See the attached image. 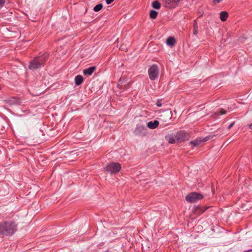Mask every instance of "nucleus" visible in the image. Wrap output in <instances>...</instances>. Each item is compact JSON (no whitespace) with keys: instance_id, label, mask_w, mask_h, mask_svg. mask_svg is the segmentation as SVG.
Instances as JSON below:
<instances>
[{"instance_id":"nucleus-1","label":"nucleus","mask_w":252,"mask_h":252,"mask_svg":"<svg viewBox=\"0 0 252 252\" xmlns=\"http://www.w3.org/2000/svg\"><path fill=\"white\" fill-rule=\"evenodd\" d=\"M17 230V225L13 221H4L0 222V235L11 236Z\"/></svg>"},{"instance_id":"nucleus-2","label":"nucleus","mask_w":252,"mask_h":252,"mask_svg":"<svg viewBox=\"0 0 252 252\" xmlns=\"http://www.w3.org/2000/svg\"><path fill=\"white\" fill-rule=\"evenodd\" d=\"M49 56L48 53H45L41 56L35 57L30 62L29 68L32 70H36L43 66L47 62Z\"/></svg>"},{"instance_id":"nucleus-3","label":"nucleus","mask_w":252,"mask_h":252,"mask_svg":"<svg viewBox=\"0 0 252 252\" xmlns=\"http://www.w3.org/2000/svg\"><path fill=\"white\" fill-rule=\"evenodd\" d=\"M149 78L151 80H155L159 74V69L157 65L153 64L148 69Z\"/></svg>"},{"instance_id":"nucleus-4","label":"nucleus","mask_w":252,"mask_h":252,"mask_svg":"<svg viewBox=\"0 0 252 252\" xmlns=\"http://www.w3.org/2000/svg\"><path fill=\"white\" fill-rule=\"evenodd\" d=\"M121 168V165L116 162H111L106 166L105 169L107 172L112 174L118 172Z\"/></svg>"},{"instance_id":"nucleus-5","label":"nucleus","mask_w":252,"mask_h":252,"mask_svg":"<svg viewBox=\"0 0 252 252\" xmlns=\"http://www.w3.org/2000/svg\"><path fill=\"white\" fill-rule=\"evenodd\" d=\"M202 198L203 195L201 194L193 192L187 195L186 197V199L189 202L193 203Z\"/></svg>"},{"instance_id":"nucleus-6","label":"nucleus","mask_w":252,"mask_h":252,"mask_svg":"<svg viewBox=\"0 0 252 252\" xmlns=\"http://www.w3.org/2000/svg\"><path fill=\"white\" fill-rule=\"evenodd\" d=\"M135 135L139 136H145L147 133V128L143 125L138 124L134 131Z\"/></svg>"},{"instance_id":"nucleus-7","label":"nucleus","mask_w":252,"mask_h":252,"mask_svg":"<svg viewBox=\"0 0 252 252\" xmlns=\"http://www.w3.org/2000/svg\"><path fill=\"white\" fill-rule=\"evenodd\" d=\"M176 138L179 142L184 141L189 138V135L185 131H180L176 134Z\"/></svg>"},{"instance_id":"nucleus-8","label":"nucleus","mask_w":252,"mask_h":252,"mask_svg":"<svg viewBox=\"0 0 252 252\" xmlns=\"http://www.w3.org/2000/svg\"><path fill=\"white\" fill-rule=\"evenodd\" d=\"M4 102L5 104L11 106L15 105L20 104L21 102L19 98L11 97L9 99L5 100Z\"/></svg>"},{"instance_id":"nucleus-9","label":"nucleus","mask_w":252,"mask_h":252,"mask_svg":"<svg viewBox=\"0 0 252 252\" xmlns=\"http://www.w3.org/2000/svg\"><path fill=\"white\" fill-rule=\"evenodd\" d=\"M181 0H165V6L172 8L175 7Z\"/></svg>"},{"instance_id":"nucleus-10","label":"nucleus","mask_w":252,"mask_h":252,"mask_svg":"<svg viewBox=\"0 0 252 252\" xmlns=\"http://www.w3.org/2000/svg\"><path fill=\"white\" fill-rule=\"evenodd\" d=\"M159 125V122L157 120L150 121L147 123V126L152 129L157 128Z\"/></svg>"},{"instance_id":"nucleus-11","label":"nucleus","mask_w":252,"mask_h":252,"mask_svg":"<svg viewBox=\"0 0 252 252\" xmlns=\"http://www.w3.org/2000/svg\"><path fill=\"white\" fill-rule=\"evenodd\" d=\"M95 69V66H92V67H89L87 69L83 70V74L86 76H90L94 71Z\"/></svg>"},{"instance_id":"nucleus-12","label":"nucleus","mask_w":252,"mask_h":252,"mask_svg":"<svg viewBox=\"0 0 252 252\" xmlns=\"http://www.w3.org/2000/svg\"><path fill=\"white\" fill-rule=\"evenodd\" d=\"M228 13L226 11H221L220 13V19L222 21H225L228 17Z\"/></svg>"},{"instance_id":"nucleus-13","label":"nucleus","mask_w":252,"mask_h":252,"mask_svg":"<svg viewBox=\"0 0 252 252\" xmlns=\"http://www.w3.org/2000/svg\"><path fill=\"white\" fill-rule=\"evenodd\" d=\"M175 43V40L173 37H169L166 40V43L168 45L172 46Z\"/></svg>"},{"instance_id":"nucleus-14","label":"nucleus","mask_w":252,"mask_h":252,"mask_svg":"<svg viewBox=\"0 0 252 252\" xmlns=\"http://www.w3.org/2000/svg\"><path fill=\"white\" fill-rule=\"evenodd\" d=\"M165 138L168 142L170 144H173L175 142V138L171 135L166 136Z\"/></svg>"},{"instance_id":"nucleus-15","label":"nucleus","mask_w":252,"mask_h":252,"mask_svg":"<svg viewBox=\"0 0 252 252\" xmlns=\"http://www.w3.org/2000/svg\"><path fill=\"white\" fill-rule=\"evenodd\" d=\"M160 3L157 0H155L152 3V7L157 9H158L160 7Z\"/></svg>"},{"instance_id":"nucleus-16","label":"nucleus","mask_w":252,"mask_h":252,"mask_svg":"<svg viewBox=\"0 0 252 252\" xmlns=\"http://www.w3.org/2000/svg\"><path fill=\"white\" fill-rule=\"evenodd\" d=\"M158 14L157 11L152 10L150 12V17L151 19H154L157 17Z\"/></svg>"},{"instance_id":"nucleus-17","label":"nucleus","mask_w":252,"mask_h":252,"mask_svg":"<svg viewBox=\"0 0 252 252\" xmlns=\"http://www.w3.org/2000/svg\"><path fill=\"white\" fill-rule=\"evenodd\" d=\"M103 7V5H102V4L101 3H99L97 5H96L94 7V9L93 10L95 11V12H98L99 11H100Z\"/></svg>"},{"instance_id":"nucleus-18","label":"nucleus","mask_w":252,"mask_h":252,"mask_svg":"<svg viewBox=\"0 0 252 252\" xmlns=\"http://www.w3.org/2000/svg\"><path fill=\"white\" fill-rule=\"evenodd\" d=\"M201 142V140H194L193 141H191L190 142V144L193 145L194 147L198 146L200 142Z\"/></svg>"},{"instance_id":"nucleus-19","label":"nucleus","mask_w":252,"mask_h":252,"mask_svg":"<svg viewBox=\"0 0 252 252\" xmlns=\"http://www.w3.org/2000/svg\"><path fill=\"white\" fill-rule=\"evenodd\" d=\"M226 111L223 110V109H220V111L216 112L215 114L217 116H220L226 114Z\"/></svg>"},{"instance_id":"nucleus-20","label":"nucleus","mask_w":252,"mask_h":252,"mask_svg":"<svg viewBox=\"0 0 252 252\" xmlns=\"http://www.w3.org/2000/svg\"><path fill=\"white\" fill-rule=\"evenodd\" d=\"M75 84L77 86H79V75H77L75 78Z\"/></svg>"},{"instance_id":"nucleus-21","label":"nucleus","mask_w":252,"mask_h":252,"mask_svg":"<svg viewBox=\"0 0 252 252\" xmlns=\"http://www.w3.org/2000/svg\"><path fill=\"white\" fill-rule=\"evenodd\" d=\"M5 2V0H0V7H2L3 5L4 4Z\"/></svg>"},{"instance_id":"nucleus-22","label":"nucleus","mask_w":252,"mask_h":252,"mask_svg":"<svg viewBox=\"0 0 252 252\" xmlns=\"http://www.w3.org/2000/svg\"><path fill=\"white\" fill-rule=\"evenodd\" d=\"M193 29L198 28L197 23L196 20L194 21L193 22Z\"/></svg>"},{"instance_id":"nucleus-23","label":"nucleus","mask_w":252,"mask_h":252,"mask_svg":"<svg viewBox=\"0 0 252 252\" xmlns=\"http://www.w3.org/2000/svg\"><path fill=\"white\" fill-rule=\"evenodd\" d=\"M114 0H105L106 3L107 4H109L111 3Z\"/></svg>"},{"instance_id":"nucleus-24","label":"nucleus","mask_w":252,"mask_h":252,"mask_svg":"<svg viewBox=\"0 0 252 252\" xmlns=\"http://www.w3.org/2000/svg\"><path fill=\"white\" fill-rule=\"evenodd\" d=\"M198 33V28L193 29V34H197Z\"/></svg>"},{"instance_id":"nucleus-25","label":"nucleus","mask_w":252,"mask_h":252,"mask_svg":"<svg viewBox=\"0 0 252 252\" xmlns=\"http://www.w3.org/2000/svg\"><path fill=\"white\" fill-rule=\"evenodd\" d=\"M223 0H213V2L215 3H219Z\"/></svg>"},{"instance_id":"nucleus-26","label":"nucleus","mask_w":252,"mask_h":252,"mask_svg":"<svg viewBox=\"0 0 252 252\" xmlns=\"http://www.w3.org/2000/svg\"><path fill=\"white\" fill-rule=\"evenodd\" d=\"M83 77L82 76L80 75V84L83 82Z\"/></svg>"},{"instance_id":"nucleus-27","label":"nucleus","mask_w":252,"mask_h":252,"mask_svg":"<svg viewBox=\"0 0 252 252\" xmlns=\"http://www.w3.org/2000/svg\"><path fill=\"white\" fill-rule=\"evenodd\" d=\"M234 122L230 124V125L228 127V129H230L234 126Z\"/></svg>"},{"instance_id":"nucleus-28","label":"nucleus","mask_w":252,"mask_h":252,"mask_svg":"<svg viewBox=\"0 0 252 252\" xmlns=\"http://www.w3.org/2000/svg\"><path fill=\"white\" fill-rule=\"evenodd\" d=\"M157 105L158 106V107H161L162 106V104L159 101H158L157 102Z\"/></svg>"},{"instance_id":"nucleus-29","label":"nucleus","mask_w":252,"mask_h":252,"mask_svg":"<svg viewBox=\"0 0 252 252\" xmlns=\"http://www.w3.org/2000/svg\"><path fill=\"white\" fill-rule=\"evenodd\" d=\"M249 127L252 130V123L249 126Z\"/></svg>"}]
</instances>
